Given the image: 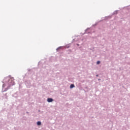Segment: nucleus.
Here are the masks:
<instances>
[{
  "mask_svg": "<svg viewBox=\"0 0 130 130\" xmlns=\"http://www.w3.org/2000/svg\"><path fill=\"white\" fill-rule=\"evenodd\" d=\"M8 81V85L9 86H14L15 82H14V78L10 77H8L5 78L4 82Z\"/></svg>",
  "mask_w": 130,
  "mask_h": 130,
  "instance_id": "obj_1",
  "label": "nucleus"
},
{
  "mask_svg": "<svg viewBox=\"0 0 130 130\" xmlns=\"http://www.w3.org/2000/svg\"><path fill=\"white\" fill-rule=\"evenodd\" d=\"M96 63H97L98 64H100V61H98L96 62Z\"/></svg>",
  "mask_w": 130,
  "mask_h": 130,
  "instance_id": "obj_5",
  "label": "nucleus"
},
{
  "mask_svg": "<svg viewBox=\"0 0 130 130\" xmlns=\"http://www.w3.org/2000/svg\"><path fill=\"white\" fill-rule=\"evenodd\" d=\"M73 88H75V85H74V84H71V85H70V88H71V89H73Z\"/></svg>",
  "mask_w": 130,
  "mask_h": 130,
  "instance_id": "obj_3",
  "label": "nucleus"
},
{
  "mask_svg": "<svg viewBox=\"0 0 130 130\" xmlns=\"http://www.w3.org/2000/svg\"><path fill=\"white\" fill-rule=\"evenodd\" d=\"M37 125H41V122H40V121H38V122H37Z\"/></svg>",
  "mask_w": 130,
  "mask_h": 130,
  "instance_id": "obj_4",
  "label": "nucleus"
},
{
  "mask_svg": "<svg viewBox=\"0 0 130 130\" xmlns=\"http://www.w3.org/2000/svg\"><path fill=\"white\" fill-rule=\"evenodd\" d=\"M5 84H3V87H5Z\"/></svg>",
  "mask_w": 130,
  "mask_h": 130,
  "instance_id": "obj_6",
  "label": "nucleus"
},
{
  "mask_svg": "<svg viewBox=\"0 0 130 130\" xmlns=\"http://www.w3.org/2000/svg\"><path fill=\"white\" fill-rule=\"evenodd\" d=\"M47 101L49 103L52 102V101H53V99H52L51 98H48L47 99Z\"/></svg>",
  "mask_w": 130,
  "mask_h": 130,
  "instance_id": "obj_2",
  "label": "nucleus"
}]
</instances>
